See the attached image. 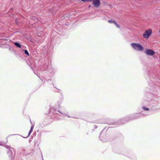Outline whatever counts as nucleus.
<instances>
[{"instance_id":"f257e3e1","label":"nucleus","mask_w":160,"mask_h":160,"mask_svg":"<svg viewBox=\"0 0 160 160\" xmlns=\"http://www.w3.org/2000/svg\"><path fill=\"white\" fill-rule=\"evenodd\" d=\"M131 45L136 50L142 51L143 50V47L139 43H131Z\"/></svg>"},{"instance_id":"f03ea898","label":"nucleus","mask_w":160,"mask_h":160,"mask_svg":"<svg viewBox=\"0 0 160 160\" xmlns=\"http://www.w3.org/2000/svg\"><path fill=\"white\" fill-rule=\"evenodd\" d=\"M152 32V30L151 29H149L146 30L142 34L143 37L144 38L148 39L151 35Z\"/></svg>"},{"instance_id":"7ed1b4c3","label":"nucleus","mask_w":160,"mask_h":160,"mask_svg":"<svg viewBox=\"0 0 160 160\" xmlns=\"http://www.w3.org/2000/svg\"><path fill=\"white\" fill-rule=\"evenodd\" d=\"M145 53L147 55L152 56L155 54V52L151 49H148L145 51Z\"/></svg>"},{"instance_id":"20e7f679","label":"nucleus","mask_w":160,"mask_h":160,"mask_svg":"<svg viewBox=\"0 0 160 160\" xmlns=\"http://www.w3.org/2000/svg\"><path fill=\"white\" fill-rule=\"evenodd\" d=\"M92 2L93 5L96 8L98 7L100 4V0H94Z\"/></svg>"},{"instance_id":"39448f33","label":"nucleus","mask_w":160,"mask_h":160,"mask_svg":"<svg viewBox=\"0 0 160 160\" xmlns=\"http://www.w3.org/2000/svg\"><path fill=\"white\" fill-rule=\"evenodd\" d=\"M108 22L109 23H113L117 28H120L119 26L118 25L117 22L113 20H108Z\"/></svg>"},{"instance_id":"423d86ee","label":"nucleus","mask_w":160,"mask_h":160,"mask_svg":"<svg viewBox=\"0 0 160 160\" xmlns=\"http://www.w3.org/2000/svg\"><path fill=\"white\" fill-rule=\"evenodd\" d=\"M50 12L52 14H54L57 12L58 10V9L56 8H53L50 10Z\"/></svg>"},{"instance_id":"0eeeda50","label":"nucleus","mask_w":160,"mask_h":160,"mask_svg":"<svg viewBox=\"0 0 160 160\" xmlns=\"http://www.w3.org/2000/svg\"><path fill=\"white\" fill-rule=\"evenodd\" d=\"M32 20H34L35 22H37L38 21L39 19L35 17H33L32 18Z\"/></svg>"},{"instance_id":"6e6552de","label":"nucleus","mask_w":160,"mask_h":160,"mask_svg":"<svg viewBox=\"0 0 160 160\" xmlns=\"http://www.w3.org/2000/svg\"><path fill=\"white\" fill-rule=\"evenodd\" d=\"M14 44L17 47H19V48H21V45L18 42H15L14 43Z\"/></svg>"},{"instance_id":"1a4fd4ad","label":"nucleus","mask_w":160,"mask_h":160,"mask_svg":"<svg viewBox=\"0 0 160 160\" xmlns=\"http://www.w3.org/2000/svg\"><path fill=\"white\" fill-rule=\"evenodd\" d=\"M94 0H81V1L83 2H92Z\"/></svg>"},{"instance_id":"9d476101","label":"nucleus","mask_w":160,"mask_h":160,"mask_svg":"<svg viewBox=\"0 0 160 160\" xmlns=\"http://www.w3.org/2000/svg\"><path fill=\"white\" fill-rule=\"evenodd\" d=\"M25 53L26 54L28 55V56L29 55V53L28 52L27 50H24Z\"/></svg>"},{"instance_id":"9b49d317","label":"nucleus","mask_w":160,"mask_h":160,"mask_svg":"<svg viewBox=\"0 0 160 160\" xmlns=\"http://www.w3.org/2000/svg\"><path fill=\"white\" fill-rule=\"evenodd\" d=\"M143 109L145 111H148L149 110V109L148 108H146L145 107H142Z\"/></svg>"},{"instance_id":"f8f14e48","label":"nucleus","mask_w":160,"mask_h":160,"mask_svg":"<svg viewBox=\"0 0 160 160\" xmlns=\"http://www.w3.org/2000/svg\"><path fill=\"white\" fill-rule=\"evenodd\" d=\"M32 127H31V130H30V131H29V135H30L31 133V132H32Z\"/></svg>"}]
</instances>
